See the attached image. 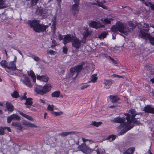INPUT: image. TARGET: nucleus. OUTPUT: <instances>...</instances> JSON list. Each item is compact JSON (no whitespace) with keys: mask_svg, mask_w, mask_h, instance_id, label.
<instances>
[{"mask_svg":"<svg viewBox=\"0 0 154 154\" xmlns=\"http://www.w3.org/2000/svg\"><path fill=\"white\" fill-rule=\"evenodd\" d=\"M137 25V23L134 22H129L127 26H125L121 22L117 23L116 25L112 26L111 28L112 32H116L118 31L126 35L128 32L132 31Z\"/></svg>","mask_w":154,"mask_h":154,"instance_id":"1","label":"nucleus"},{"mask_svg":"<svg viewBox=\"0 0 154 154\" xmlns=\"http://www.w3.org/2000/svg\"><path fill=\"white\" fill-rule=\"evenodd\" d=\"M129 112L130 113V114L133 113L134 115L132 116L131 117V119L130 120L129 117V116L128 114L124 113V115L126 116L127 122H125L124 124H121L119 126V128L121 129L123 128V129L121 130V132L119 133L120 135L123 134L134 126V125H133V124L131 125H130V123L131 122V121L133 120L134 116L135 114V111L134 110H131L129 111Z\"/></svg>","mask_w":154,"mask_h":154,"instance_id":"2","label":"nucleus"},{"mask_svg":"<svg viewBox=\"0 0 154 154\" xmlns=\"http://www.w3.org/2000/svg\"><path fill=\"white\" fill-rule=\"evenodd\" d=\"M69 42H72V46L76 49H79L81 46V41L76 36L71 34L64 35L63 42L65 45Z\"/></svg>","mask_w":154,"mask_h":154,"instance_id":"3","label":"nucleus"},{"mask_svg":"<svg viewBox=\"0 0 154 154\" xmlns=\"http://www.w3.org/2000/svg\"><path fill=\"white\" fill-rule=\"evenodd\" d=\"M29 25L31 28H33V30L38 32H43L45 31L48 27V25H45L39 23V21L34 20L28 21Z\"/></svg>","mask_w":154,"mask_h":154,"instance_id":"4","label":"nucleus"},{"mask_svg":"<svg viewBox=\"0 0 154 154\" xmlns=\"http://www.w3.org/2000/svg\"><path fill=\"white\" fill-rule=\"evenodd\" d=\"M149 29H143L140 30L139 36L141 38L149 40V42L152 45H154V37H152L149 34L146 32H147Z\"/></svg>","mask_w":154,"mask_h":154,"instance_id":"5","label":"nucleus"},{"mask_svg":"<svg viewBox=\"0 0 154 154\" xmlns=\"http://www.w3.org/2000/svg\"><path fill=\"white\" fill-rule=\"evenodd\" d=\"M40 86L38 85L35 88V91L38 94L43 95L51 90V86L49 84H48L44 86L42 89H40Z\"/></svg>","mask_w":154,"mask_h":154,"instance_id":"6","label":"nucleus"},{"mask_svg":"<svg viewBox=\"0 0 154 154\" xmlns=\"http://www.w3.org/2000/svg\"><path fill=\"white\" fill-rule=\"evenodd\" d=\"M84 64V62H82L80 65H79L77 66L72 68L70 69V72L71 73L70 75L72 76L75 75V76L74 77L75 78L77 77L82 69L83 66Z\"/></svg>","mask_w":154,"mask_h":154,"instance_id":"7","label":"nucleus"},{"mask_svg":"<svg viewBox=\"0 0 154 154\" xmlns=\"http://www.w3.org/2000/svg\"><path fill=\"white\" fill-rule=\"evenodd\" d=\"M134 110V111H135V114L134 115V117H133V120L132 121H131V122L130 123V125H132V124H133V125H134V124H136V125H139L140 124V122L139 121H138L137 120V119H139L140 118H138L137 117H135V116L136 115H139V114H140V117H141L142 116V113H141V112H140V113H136V112L135 110L134 109H131L130 110H129V111H128V113H128L129 115V117L130 118V119L131 120V117L132 116H133V115H134V114L133 113H131V114H130V113L129 112V111L130 110Z\"/></svg>","mask_w":154,"mask_h":154,"instance_id":"8","label":"nucleus"},{"mask_svg":"<svg viewBox=\"0 0 154 154\" xmlns=\"http://www.w3.org/2000/svg\"><path fill=\"white\" fill-rule=\"evenodd\" d=\"M89 26L92 28H94L96 29L105 27L104 25L101 24L100 22H96L94 21H92L89 24Z\"/></svg>","mask_w":154,"mask_h":154,"instance_id":"9","label":"nucleus"},{"mask_svg":"<svg viewBox=\"0 0 154 154\" xmlns=\"http://www.w3.org/2000/svg\"><path fill=\"white\" fill-rule=\"evenodd\" d=\"M21 81L25 85L29 88H31L32 86L31 84L29 78L26 76H23V78L21 79Z\"/></svg>","mask_w":154,"mask_h":154,"instance_id":"10","label":"nucleus"},{"mask_svg":"<svg viewBox=\"0 0 154 154\" xmlns=\"http://www.w3.org/2000/svg\"><path fill=\"white\" fill-rule=\"evenodd\" d=\"M126 120V117L120 118L119 117L115 118L113 120L111 121L112 122L115 123H117L122 124H124L125 121Z\"/></svg>","mask_w":154,"mask_h":154,"instance_id":"11","label":"nucleus"},{"mask_svg":"<svg viewBox=\"0 0 154 154\" xmlns=\"http://www.w3.org/2000/svg\"><path fill=\"white\" fill-rule=\"evenodd\" d=\"M144 69L146 70L149 72V74L150 75H152L154 74V67L151 65H146L145 66Z\"/></svg>","mask_w":154,"mask_h":154,"instance_id":"12","label":"nucleus"},{"mask_svg":"<svg viewBox=\"0 0 154 154\" xmlns=\"http://www.w3.org/2000/svg\"><path fill=\"white\" fill-rule=\"evenodd\" d=\"M81 150L85 153H90L94 150V149H91L87 146L84 147L83 146H79Z\"/></svg>","mask_w":154,"mask_h":154,"instance_id":"13","label":"nucleus"},{"mask_svg":"<svg viewBox=\"0 0 154 154\" xmlns=\"http://www.w3.org/2000/svg\"><path fill=\"white\" fill-rule=\"evenodd\" d=\"M79 5L74 4L72 6V12L74 15L78 13L79 12V9L78 8Z\"/></svg>","mask_w":154,"mask_h":154,"instance_id":"14","label":"nucleus"},{"mask_svg":"<svg viewBox=\"0 0 154 154\" xmlns=\"http://www.w3.org/2000/svg\"><path fill=\"white\" fill-rule=\"evenodd\" d=\"M37 79L45 82H47L49 80V78L47 75H37Z\"/></svg>","mask_w":154,"mask_h":154,"instance_id":"15","label":"nucleus"},{"mask_svg":"<svg viewBox=\"0 0 154 154\" xmlns=\"http://www.w3.org/2000/svg\"><path fill=\"white\" fill-rule=\"evenodd\" d=\"M113 83V81L111 80H104V84L105 85V88L106 89H109L110 86Z\"/></svg>","mask_w":154,"mask_h":154,"instance_id":"16","label":"nucleus"},{"mask_svg":"<svg viewBox=\"0 0 154 154\" xmlns=\"http://www.w3.org/2000/svg\"><path fill=\"white\" fill-rule=\"evenodd\" d=\"M6 107L7 109L10 112H12L14 109V106L11 103L9 102L6 103Z\"/></svg>","mask_w":154,"mask_h":154,"instance_id":"17","label":"nucleus"},{"mask_svg":"<svg viewBox=\"0 0 154 154\" xmlns=\"http://www.w3.org/2000/svg\"><path fill=\"white\" fill-rule=\"evenodd\" d=\"M112 20H113V19L112 18L110 19L105 18L104 19L102 18L100 20V21L103 24L106 25L107 24H110L111 23V21Z\"/></svg>","mask_w":154,"mask_h":154,"instance_id":"18","label":"nucleus"},{"mask_svg":"<svg viewBox=\"0 0 154 154\" xmlns=\"http://www.w3.org/2000/svg\"><path fill=\"white\" fill-rule=\"evenodd\" d=\"M16 63L14 62H11L9 64V66H8L7 69H11L14 71L17 69L15 65Z\"/></svg>","mask_w":154,"mask_h":154,"instance_id":"19","label":"nucleus"},{"mask_svg":"<svg viewBox=\"0 0 154 154\" xmlns=\"http://www.w3.org/2000/svg\"><path fill=\"white\" fill-rule=\"evenodd\" d=\"M109 97L110 101L113 103H116L120 100V98L116 96L110 95Z\"/></svg>","mask_w":154,"mask_h":154,"instance_id":"20","label":"nucleus"},{"mask_svg":"<svg viewBox=\"0 0 154 154\" xmlns=\"http://www.w3.org/2000/svg\"><path fill=\"white\" fill-rule=\"evenodd\" d=\"M97 74H95L92 75L91 77L90 78L89 82H96L97 79Z\"/></svg>","mask_w":154,"mask_h":154,"instance_id":"21","label":"nucleus"},{"mask_svg":"<svg viewBox=\"0 0 154 154\" xmlns=\"http://www.w3.org/2000/svg\"><path fill=\"white\" fill-rule=\"evenodd\" d=\"M32 100V98H27L26 100V102L24 103L25 105L26 106H31L33 103Z\"/></svg>","mask_w":154,"mask_h":154,"instance_id":"22","label":"nucleus"},{"mask_svg":"<svg viewBox=\"0 0 154 154\" xmlns=\"http://www.w3.org/2000/svg\"><path fill=\"white\" fill-rule=\"evenodd\" d=\"M11 125L16 127L17 129L20 130H21L22 128V127L20 123L13 122L11 123Z\"/></svg>","mask_w":154,"mask_h":154,"instance_id":"23","label":"nucleus"},{"mask_svg":"<svg viewBox=\"0 0 154 154\" xmlns=\"http://www.w3.org/2000/svg\"><path fill=\"white\" fill-rule=\"evenodd\" d=\"M75 133V132L74 131L63 132L61 133H59V135L60 136L62 137H64L72 133L74 134Z\"/></svg>","mask_w":154,"mask_h":154,"instance_id":"24","label":"nucleus"},{"mask_svg":"<svg viewBox=\"0 0 154 154\" xmlns=\"http://www.w3.org/2000/svg\"><path fill=\"white\" fill-rule=\"evenodd\" d=\"M134 150V148H130L125 151L123 154H133Z\"/></svg>","mask_w":154,"mask_h":154,"instance_id":"25","label":"nucleus"},{"mask_svg":"<svg viewBox=\"0 0 154 154\" xmlns=\"http://www.w3.org/2000/svg\"><path fill=\"white\" fill-rule=\"evenodd\" d=\"M8 64L7 62L5 60H2L0 63V64L1 66L3 67H4L5 69L7 68L8 66L7 65Z\"/></svg>","mask_w":154,"mask_h":154,"instance_id":"26","label":"nucleus"},{"mask_svg":"<svg viewBox=\"0 0 154 154\" xmlns=\"http://www.w3.org/2000/svg\"><path fill=\"white\" fill-rule=\"evenodd\" d=\"M60 94V92L59 91H56L53 92L51 94V96L52 97H58Z\"/></svg>","mask_w":154,"mask_h":154,"instance_id":"27","label":"nucleus"},{"mask_svg":"<svg viewBox=\"0 0 154 154\" xmlns=\"http://www.w3.org/2000/svg\"><path fill=\"white\" fill-rule=\"evenodd\" d=\"M102 123V122H97L95 121L92 122V123L90 124L91 125H93L96 127H98Z\"/></svg>","mask_w":154,"mask_h":154,"instance_id":"28","label":"nucleus"},{"mask_svg":"<svg viewBox=\"0 0 154 154\" xmlns=\"http://www.w3.org/2000/svg\"><path fill=\"white\" fill-rule=\"evenodd\" d=\"M92 5H97L98 6L101 7L104 9H106L107 8L106 6L103 5V3L102 2H100L97 4L96 3H93L92 4Z\"/></svg>","mask_w":154,"mask_h":154,"instance_id":"29","label":"nucleus"},{"mask_svg":"<svg viewBox=\"0 0 154 154\" xmlns=\"http://www.w3.org/2000/svg\"><path fill=\"white\" fill-rule=\"evenodd\" d=\"M152 109V108L151 107L147 105L145 107L144 110L146 112L151 113Z\"/></svg>","mask_w":154,"mask_h":154,"instance_id":"30","label":"nucleus"},{"mask_svg":"<svg viewBox=\"0 0 154 154\" xmlns=\"http://www.w3.org/2000/svg\"><path fill=\"white\" fill-rule=\"evenodd\" d=\"M108 32H104L101 33L100 35L98 36V37L100 39L106 37Z\"/></svg>","mask_w":154,"mask_h":154,"instance_id":"31","label":"nucleus"},{"mask_svg":"<svg viewBox=\"0 0 154 154\" xmlns=\"http://www.w3.org/2000/svg\"><path fill=\"white\" fill-rule=\"evenodd\" d=\"M11 116L13 120H20V117L17 115L13 114L11 115Z\"/></svg>","mask_w":154,"mask_h":154,"instance_id":"32","label":"nucleus"},{"mask_svg":"<svg viewBox=\"0 0 154 154\" xmlns=\"http://www.w3.org/2000/svg\"><path fill=\"white\" fill-rule=\"evenodd\" d=\"M90 32L86 30L85 32H84L83 34V37L84 38H86L88 36L90 35Z\"/></svg>","mask_w":154,"mask_h":154,"instance_id":"33","label":"nucleus"},{"mask_svg":"<svg viewBox=\"0 0 154 154\" xmlns=\"http://www.w3.org/2000/svg\"><path fill=\"white\" fill-rule=\"evenodd\" d=\"M52 114L55 116H60L63 114V112L62 111L55 112L53 111L51 112Z\"/></svg>","mask_w":154,"mask_h":154,"instance_id":"34","label":"nucleus"},{"mask_svg":"<svg viewBox=\"0 0 154 154\" xmlns=\"http://www.w3.org/2000/svg\"><path fill=\"white\" fill-rule=\"evenodd\" d=\"M116 138V136L115 135H109V136L107 137L106 139L108 140H110V141L111 140H113Z\"/></svg>","mask_w":154,"mask_h":154,"instance_id":"35","label":"nucleus"},{"mask_svg":"<svg viewBox=\"0 0 154 154\" xmlns=\"http://www.w3.org/2000/svg\"><path fill=\"white\" fill-rule=\"evenodd\" d=\"M11 96L12 97L14 98H17L19 96V94L17 91H14L13 93L11 94Z\"/></svg>","mask_w":154,"mask_h":154,"instance_id":"36","label":"nucleus"},{"mask_svg":"<svg viewBox=\"0 0 154 154\" xmlns=\"http://www.w3.org/2000/svg\"><path fill=\"white\" fill-rule=\"evenodd\" d=\"M97 154H103L104 153L105 150L103 149H97L96 150Z\"/></svg>","mask_w":154,"mask_h":154,"instance_id":"37","label":"nucleus"},{"mask_svg":"<svg viewBox=\"0 0 154 154\" xmlns=\"http://www.w3.org/2000/svg\"><path fill=\"white\" fill-rule=\"evenodd\" d=\"M27 73L28 75L31 76V78L32 77H33L35 76L34 72L32 70H30V72L28 71Z\"/></svg>","mask_w":154,"mask_h":154,"instance_id":"38","label":"nucleus"},{"mask_svg":"<svg viewBox=\"0 0 154 154\" xmlns=\"http://www.w3.org/2000/svg\"><path fill=\"white\" fill-rule=\"evenodd\" d=\"M54 106L53 105H49L47 107V109L51 111H53L54 110Z\"/></svg>","mask_w":154,"mask_h":154,"instance_id":"39","label":"nucleus"},{"mask_svg":"<svg viewBox=\"0 0 154 154\" xmlns=\"http://www.w3.org/2000/svg\"><path fill=\"white\" fill-rule=\"evenodd\" d=\"M5 127H1L0 128V135H4L5 134Z\"/></svg>","mask_w":154,"mask_h":154,"instance_id":"40","label":"nucleus"},{"mask_svg":"<svg viewBox=\"0 0 154 154\" xmlns=\"http://www.w3.org/2000/svg\"><path fill=\"white\" fill-rule=\"evenodd\" d=\"M25 118L31 121H33V118L31 116L26 114L25 117Z\"/></svg>","mask_w":154,"mask_h":154,"instance_id":"41","label":"nucleus"},{"mask_svg":"<svg viewBox=\"0 0 154 154\" xmlns=\"http://www.w3.org/2000/svg\"><path fill=\"white\" fill-rule=\"evenodd\" d=\"M63 52L65 54H67L68 51V49L67 47L64 46L63 47Z\"/></svg>","mask_w":154,"mask_h":154,"instance_id":"42","label":"nucleus"},{"mask_svg":"<svg viewBox=\"0 0 154 154\" xmlns=\"http://www.w3.org/2000/svg\"><path fill=\"white\" fill-rule=\"evenodd\" d=\"M26 1H29L30 0H26ZM38 0H32V5H36Z\"/></svg>","mask_w":154,"mask_h":154,"instance_id":"43","label":"nucleus"},{"mask_svg":"<svg viewBox=\"0 0 154 154\" xmlns=\"http://www.w3.org/2000/svg\"><path fill=\"white\" fill-rule=\"evenodd\" d=\"M108 58H109V59L112 61V62L113 63H114V64H116L117 63V62L115 60H114V59L112 58L110 56L108 57Z\"/></svg>","mask_w":154,"mask_h":154,"instance_id":"44","label":"nucleus"},{"mask_svg":"<svg viewBox=\"0 0 154 154\" xmlns=\"http://www.w3.org/2000/svg\"><path fill=\"white\" fill-rule=\"evenodd\" d=\"M12 120V118L11 116L7 117V122L8 123H10Z\"/></svg>","mask_w":154,"mask_h":154,"instance_id":"45","label":"nucleus"},{"mask_svg":"<svg viewBox=\"0 0 154 154\" xmlns=\"http://www.w3.org/2000/svg\"><path fill=\"white\" fill-rule=\"evenodd\" d=\"M143 27L144 28H146V29H149V24L146 23H144L143 25Z\"/></svg>","mask_w":154,"mask_h":154,"instance_id":"46","label":"nucleus"},{"mask_svg":"<svg viewBox=\"0 0 154 154\" xmlns=\"http://www.w3.org/2000/svg\"><path fill=\"white\" fill-rule=\"evenodd\" d=\"M56 25L52 24V28L53 29V32L54 33H55L56 32Z\"/></svg>","mask_w":154,"mask_h":154,"instance_id":"47","label":"nucleus"},{"mask_svg":"<svg viewBox=\"0 0 154 154\" xmlns=\"http://www.w3.org/2000/svg\"><path fill=\"white\" fill-rule=\"evenodd\" d=\"M56 19L55 17H54L53 18V20L52 21V24L56 25Z\"/></svg>","mask_w":154,"mask_h":154,"instance_id":"48","label":"nucleus"},{"mask_svg":"<svg viewBox=\"0 0 154 154\" xmlns=\"http://www.w3.org/2000/svg\"><path fill=\"white\" fill-rule=\"evenodd\" d=\"M34 60L36 61H40L41 59L38 57H35L34 58Z\"/></svg>","mask_w":154,"mask_h":154,"instance_id":"49","label":"nucleus"},{"mask_svg":"<svg viewBox=\"0 0 154 154\" xmlns=\"http://www.w3.org/2000/svg\"><path fill=\"white\" fill-rule=\"evenodd\" d=\"M38 11L40 14L42 15V14H44L45 13L44 12V11L42 8H40L38 10Z\"/></svg>","mask_w":154,"mask_h":154,"instance_id":"50","label":"nucleus"},{"mask_svg":"<svg viewBox=\"0 0 154 154\" xmlns=\"http://www.w3.org/2000/svg\"><path fill=\"white\" fill-rule=\"evenodd\" d=\"M89 86V85H84L82 86L81 87V89L82 90H83V89H84L85 88H87Z\"/></svg>","mask_w":154,"mask_h":154,"instance_id":"51","label":"nucleus"},{"mask_svg":"<svg viewBox=\"0 0 154 154\" xmlns=\"http://www.w3.org/2000/svg\"><path fill=\"white\" fill-rule=\"evenodd\" d=\"M18 112L21 115V116H23V117H25L26 114H24V113H23L22 112H21L19 110H18Z\"/></svg>","mask_w":154,"mask_h":154,"instance_id":"52","label":"nucleus"},{"mask_svg":"<svg viewBox=\"0 0 154 154\" xmlns=\"http://www.w3.org/2000/svg\"><path fill=\"white\" fill-rule=\"evenodd\" d=\"M75 4H76L79 5L80 0H73Z\"/></svg>","mask_w":154,"mask_h":154,"instance_id":"53","label":"nucleus"},{"mask_svg":"<svg viewBox=\"0 0 154 154\" xmlns=\"http://www.w3.org/2000/svg\"><path fill=\"white\" fill-rule=\"evenodd\" d=\"M58 38L60 40H63V39L64 38H63V36L60 34H59L58 36Z\"/></svg>","mask_w":154,"mask_h":154,"instance_id":"54","label":"nucleus"},{"mask_svg":"<svg viewBox=\"0 0 154 154\" xmlns=\"http://www.w3.org/2000/svg\"><path fill=\"white\" fill-rule=\"evenodd\" d=\"M27 98L26 96L25 95H24L23 96L21 97H20L21 100H26Z\"/></svg>","mask_w":154,"mask_h":154,"instance_id":"55","label":"nucleus"},{"mask_svg":"<svg viewBox=\"0 0 154 154\" xmlns=\"http://www.w3.org/2000/svg\"><path fill=\"white\" fill-rule=\"evenodd\" d=\"M118 107V106L117 105H112L109 107V108H116Z\"/></svg>","mask_w":154,"mask_h":154,"instance_id":"56","label":"nucleus"},{"mask_svg":"<svg viewBox=\"0 0 154 154\" xmlns=\"http://www.w3.org/2000/svg\"><path fill=\"white\" fill-rule=\"evenodd\" d=\"M145 4L146 5V6H149L152 3L150 2H145Z\"/></svg>","mask_w":154,"mask_h":154,"instance_id":"57","label":"nucleus"},{"mask_svg":"<svg viewBox=\"0 0 154 154\" xmlns=\"http://www.w3.org/2000/svg\"><path fill=\"white\" fill-rule=\"evenodd\" d=\"M150 7L151 8V9L154 11V4H153L152 3L150 6Z\"/></svg>","mask_w":154,"mask_h":154,"instance_id":"58","label":"nucleus"},{"mask_svg":"<svg viewBox=\"0 0 154 154\" xmlns=\"http://www.w3.org/2000/svg\"><path fill=\"white\" fill-rule=\"evenodd\" d=\"M29 126L30 127H34V128L37 127L34 124H32L31 123H30V124Z\"/></svg>","mask_w":154,"mask_h":154,"instance_id":"59","label":"nucleus"},{"mask_svg":"<svg viewBox=\"0 0 154 154\" xmlns=\"http://www.w3.org/2000/svg\"><path fill=\"white\" fill-rule=\"evenodd\" d=\"M4 0H0V5H4Z\"/></svg>","mask_w":154,"mask_h":154,"instance_id":"60","label":"nucleus"},{"mask_svg":"<svg viewBox=\"0 0 154 154\" xmlns=\"http://www.w3.org/2000/svg\"><path fill=\"white\" fill-rule=\"evenodd\" d=\"M5 129H7L8 130V131H9V132H11V129L10 128H9L8 127H5Z\"/></svg>","mask_w":154,"mask_h":154,"instance_id":"61","label":"nucleus"},{"mask_svg":"<svg viewBox=\"0 0 154 154\" xmlns=\"http://www.w3.org/2000/svg\"><path fill=\"white\" fill-rule=\"evenodd\" d=\"M30 123L29 122H25L23 123V125H28L29 126Z\"/></svg>","mask_w":154,"mask_h":154,"instance_id":"62","label":"nucleus"},{"mask_svg":"<svg viewBox=\"0 0 154 154\" xmlns=\"http://www.w3.org/2000/svg\"><path fill=\"white\" fill-rule=\"evenodd\" d=\"M32 78L33 79V82H35L36 81V76H35L33 77H32Z\"/></svg>","mask_w":154,"mask_h":154,"instance_id":"63","label":"nucleus"},{"mask_svg":"<svg viewBox=\"0 0 154 154\" xmlns=\"http://www.w3.org/2000/svg\"><path fill=\"white\" fill-rule=\"evenodd\" d=\"M54 52V51L53 50H50L49 51V53L50 54H53Z\"/></svg>","mask_w":154,"mask_h":154,"instance_id":"64","label":"nucleus"}]
</instances>
